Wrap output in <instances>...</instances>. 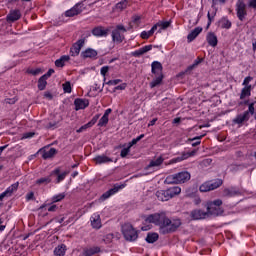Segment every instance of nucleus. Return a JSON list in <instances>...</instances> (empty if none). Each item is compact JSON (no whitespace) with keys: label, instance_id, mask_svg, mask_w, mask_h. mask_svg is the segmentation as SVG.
Listing matches in <instances>:
<instances>
[{"label":"nucleus","instance_id":"nucleus-22","mask_svg":"<svg viewBox=\"0 0 256 256\" xmlns=\"http://www.w3.org/2000/svg\"><path fill=\"white\" fill-rule=\"evenodd\" d=\"M206 41L210 47H215L219 41L217 40V35L213 32H209L206 36Z\"/></svg>","mask_w":256,"mask_h":256},{"label":"nucleus","instance_id":"nucleus-3","mask_svg":"<svg viewBox=\"0 0 256 256\" xmlns=\"http://www.w3.org/2000/svg\"><path fill=\"white\" fill-rule=\"evenodd\" d=\"M223 205V201L221 199L214 200L207 204L208 217H219V215H223V210L221 206Z\"/></svg>","mask_w":256,"mask_h":256},{"label":"nucleus","instance_id":"nucleus-63","mask_svg":"<svg viewBox=\"0 0 256 256\" xmlns=\"http://www.w3.org/2000/svg\"><path fill=\"white\" fill-rule=\"evenodd\" d=\"M249 7H252L253 9H256V0H250Z\"/></svg>","mask_w":256,"mask_h":256},{"label":"nucleus","instance_id":"nucleus-14","mask_svg":"<svg viewBox=\"0 0 256 256\" xmlns=\"http://www.w3.org/2000/svg\"><path fill=\"white\" fill-rule=\"evenodd\" d=\"M176 179L178 181V184L181 183H187L191 179V173L188 171H182L176 174Z\"/></svg>","mask_w":256,"mask_h":256},{"label":"nucleus","instance_id":"nucleus-32","mask_svg":"<svg viewBox=\"0 0 256 256\" xmlns=\"http://www.w3.org/2000/svg\"><path fill=\"white\" fill-rule=\"evenodd\" d=\"M235 195H239V190L235 188L224 189V192H223L224 197H235Z\"/></svg>","mask_w":256,"mask_h":256},{"label":"nucleus","instance_id":"nucleus-6","mask_svg":"<svg viewBox=\"0 0 256 256\" xmlns=\"http://www.w3.org/2000/svg\"><path fill=\"white\" fill-rule=\"evenodd\" d=\"M223 185V180L221 179H216L208 182H204L202 185L199 187V191L201 193H207L208 191H215V189H219Z\"/></svg>","mask_w":256,"mask_h":256},{"label":"nucleus","instance_id":"nucleus-58","mask_svg":"<svg viewBox=\"0 0 256 256\" xmlns=\"http://www.w3.org/2000/svg\"><path fill=\"white\" fill-rule=\"evenodd\" d=\"M140 37L142 39H149V37L151 36H149V33L147 31H142Z\"/></svg>","mask_w":256,"mask_h":256},{"label":"nucleus","instance_id":"nucleus-31","mask_svg":"<svg viewBox=\"0 0 256 256\" xmlns=\"http://www.w3.org/2000/svg\"><path fill=\"white\" fill-rule=\"evenodd\" d=\"M66 251H67V246H65V244H60L54 249V255L65 256Z\"/></svg>","mask_w":256,"mask_h":256},{"label":"nucleus","instance_id":"nucleus-18","mask_svg":"<svg viewBox=\"0 0 256 256\" xmlns=\"http://www.w3.org/2000/svg\"><path fill=\"white\" fill-rule=\"evenodd\" d=\"M153 49V45H146L134 52L131 53L132 57H141V55H145V53H149Z\"/></svg>","mask_w":256,"mask_h":256},{"label":"nucleus","instance_id":"nucleus-20","mask_svg":"<svg viewBox=\"0 0 256 256\" xmlns=\"http://www.w3.org/2000/svg\"><path fill=\"white\" fill-rule=\"evenodd\" d=\"M19 19H21V11L19 10H11L7 15V21L11 23H15V21H19Z\"/></svg>","mask_w":256,"mask_h":256},{"label":"nucleus","instance_id":"nucleus-23","mask_svg":"<svg viewBox=\"0 0 256 256\" xmlns=\"http://www.w3.org/2000/svg\"><path fill=\"white\" fill-rule=\"evenodd\" d=\"M151 67H152V73L154 75H163V65H161L160 62L158 61H154L152 64H151Z\"/></svg>","mask_w":256,"mask_h":256},{"label":"nucleus","instance_id":"nucleus-59","mask_svg":"<svg viewBox=\"0 0 256 256\" xmlns=\"http://www.w3.org/2000/svg\"><path fill=\"white\" fill-rule=\"evenodd\" d=\"M53 73H55V70L49 69L48 72L44 74L42 77H46V79H48V77H51Z\"/></svg>","mask_w":256,"mask_h":256},{"label":"nucleus","instance_id":"nucleus-10","mask_svg":"<svg viewBox=\"0 0 256 256\" xmlns=\"http://www.w3.org/2000/svg\"><path fill=\"white\" fill-rule=\"evenodd\" d=\"M190 217L194 221H199L201 219H207V217H209V213H207V211L205 212L201 209H196V210L191 211Z\"/></svg>","mask_w":256,"mask_h":256},{"label":"nucleus","instance_id":"nucleus-51","mask_svg":"<svg viewBox=\"0 0 256 256\" xmlns=\"http://www.w3.org/2000/svg\"><path fill=\"white\" fill-rule=\"evenodd\" d=\"M104 243H111L113 241V234H107L103 239Z\"/></svg>","mask_w":256,"mask_h":256},{"label":"nucleus","instance_id":"nucleus-34","mask_svg":"<svg viewBox=\"0 0 256 256\" xmlns=\"http://www.w3.org/2000/svg\"><path fill=\"white\" fill-rule=\"evenodd\" d=\"M164 183H166L167 185H179V182L177 181V174L167 176Z\"/></svg>","mask_w":256,"mask_h":256},{"label":"nucleus","instance_id":"nucleus-21","mask_svg":"<svg viewBox=\"0 0 256 256\" xmlns=\"http://www.w3.org/2000/svg\"><path fill=\"white\" fill-rule=\"evenodd\" d=\"M202 31H203V28H201V27H196L194 30H192L187 36L188 43L195 41V39H197V37H199V35Z\"/></svg>","mask_w":256,"mask_h":256},{"label":"nucleus","instance_id":"nucleus-57","mask_svg":"<svg viewBox=\"0 0 256 256\" xmlns=\"http://www.w3.org/2000/svg\"><path fill=\"white\" fill-rule=\"evenodd\" d=\"M157 31V26H153L149 31H146L149 37L153 36V34Z\"/></svg>","mask_w":256,"mask_h":256},{"label":"nucleus","instance_id":"nucleus-25","mask_svg":"<svg viewBox=\"0 0 256 256\" xmlns=\"http://www.w3.org/2000/svg\"><path fill=\"white\" fill-rule=\"evenodd\" d=\"M156 27V30L158 29V33H161V31L168 29V27H171V22L169 21H159L154 25Z\"/></svg>","mask_w":256,"mask_h":256},{"label":"nucleus","instance_id":"nucleus-50","mask_svg":"<svg viewBox=\"0 0 256 256\" xmlns=\"http://www.w3.org/2000/svg\"><path fill=\"white\" fill-rule=\"evenodd\" d=\"M99 117H100L99 114L95 115L92 118V120L90 122H88V125H90V127H93V125H95L97 123V121L99 120Z\"/></svg>","mask_w":256,"mask_h":256},{"label":"nucleus","instance_id":"nucleus-24","mask_svg":"<svg viewBox=\"0 0 256 256\" xmlns=\"http://www.w3.org/2000/svg\"><path fill=\"white\" fill-rule=\"evenodd\" d=\"M97 165H103V163H113V159L105 155H98L94 158Z\"/></svg>","mask_w":256,"mask_h":256},{"label":"nucleus","instance_id":"nucleus-1","mask_svg":"<svg viewBox=\"0 0 256 256\" xmlns=\"http://www.w3.org/2000/svg\"><path fill=\"white\" fill-rule=\"evenodd\" d=\"M145 221L146 223H153L154 225H157L161 235H169V233H175V231L181 227L180 219L170 220L167 217V213L163 211L149 215Z\"/></svg>","mask_w":256,"mask_h":256},{"label":"nucleus","instance_id":"nucleus-33","mask_svg":"<svg viewBox=\"0 0 256 256\" xmlns=\"http://www.w3.org/2000/svg\"><path fill=\"white\" fill-rule=\"evenodd\" d=\"M57 153V149L50 148L49 150H43L42 157L44 159H51V157H54V155Z\"/></svg>","mask_w":256,"mask_h":256},{"label":"nucleus","instance_id":"nucleus-9","mask_svg":"<svg viewBox=\"0 0 256 256\" xmlns=\"http://www.w3.org/2000/svg\"><path fill=\"white\" fill-rule=\"evenodd\" d=\"M85 45V40L80 39L73 46L70 48V55L71 57H77L81 53V49Z\"/></svg>","mask_w":256,"mask_h":256},{"label":"nucleus","instance_id":"nucleus-36","mask_svg":"<svg viewBox=\"0 0 256 256\" xmlns=\"http://www.w3.org/2000/svg\"><path fill=\"white\" fill-rule=\"evenodd\" d=\"M99 251H101V248L94 246L92 248H88V249L84 250V255L92 256V255H95V253H99Z\"/></svg>","mask_w":256,"mask_h":256},{"label":"nucleus","instance_id":"nucleus-56","mask_svg":"<svg viewBox=\"0 0 256 256\" xmlns=\"http://www.w3.org/2000/svg\"><path fill=\"white\" fill-rule=\"evenodd\" d=\"M89 127H91V126H90L89 123H87V124L83 125L82 127H80V128L77 130V133H83V131H85L86 129H89Z\"/></svg>","mask_w":256,"mask_h":256},{"label":"nucleus","instance_id":"nucleus-38","mask_svg":"<svg viewBox=\"0 0 256 256\" xmlns=\"http://www.w3.org/2000/svg\"><path fill=\"white\" fill-rule=\"evenodd\" d=\"M47 87V78L46 76H41L40 79L38 80V89L40 91H43Z\"/></svg>","mask_w":256,"mask_h":256},{"label":"nucleus","instance_id":"nucleus-2","mask_svg":"<svg viewBox=\"0 0 256 256\" xmlns=\"http://www.w3.org/2000/svg\"><path fill=\"white\" fill-rule=\"evenodd\" d=\"M255 103L256 101L249 102V100L239 102L240 106L248 105V110L244 111L241 114H238L234 118L233 123H235L236 125H243V123H247V121L251 119V115H255Z\"/></svg>","mask_w":256,"mask_h":256},{"label":"nucleus","instance_id":"nucleus-60","mask_svg":"<svg viewBox=\"0 0 256 256\" xmlns=\"http://www.w3.org/2000/svg\"><path fill=\"white\" fill-rule=\"evenodd\" d=\"M58 207L55 204H52L50 207H48V211L55 212L57 211Z\"/></svg>","mask_w":256,"mask_h":256},{"label":"nucleus","instance_id":"nucleus-11","mask_svg":"<svg viewBox=\"0 0 256 256\" xmlns=\"http://www.w3.org/2000/svg\"><path fill=\"white\" fill-rule=\"evenodd\" d=\"M83 12V3H77L70 10L65 12L66 17H75V15H79V13Z\"/></svg>","mask_w":256,"mask_h":256},{"label":"nucleus","instance_id":"nucleus-8","mask_svg":"<svg viewBox=\"0 0 256 256\" xmlns=\"http://www.w3.org/2000/svg\"><path fill=\"white\" fill-rule=\"evenodd\" d=\"M69 175V172H62L61 169L56 168L50 173V178L55 177L54 183L59 184L61 181H65V177Z\"/></svg>","mask_w":256,"mask_h":256},{"label":"nucleus","instance_id":"nucleus-44","mask_svg":"<svg viewBox=\"0 0 256 256\" xmlns=\"http://www.w3.org/2000/svg\"><path fill=\"white\" fill-rule=\"evenodd\" d=\"M127 5H129L128 0H122L121 2L116 4V9L119 11H123V9H127Z\"/></svg>","mask_w":256,"mask_h":256},{"label":"nucleus","instance_id":"nucleus-47","mask_svg":"<svg viewBox=\"0 0 256 256\" xmlns=\"http://www.w3.org/2000/svg\"><path fill=\"white\" fill-rule=\"evenodd\" d=\"M129 153H131V148H129V146H127L126 148H123L120 152V157H122V159H125V157H127L129 155Z\"/></svg>","mask_w":256,"mask_h":256},{"label":"nucleus","instance_id":"nucleus-15","mask_svg":"<svg viewBox=\"0 0 256 256\" xmlns=\"http://www.w3.org/2000/svg\"><path fill=\"white\" fill-rule=\"evenodd\" d=\"M90 222L93 229H101V215H99V213H94L90 217Z\"/></svg>","mask_w":256,"mask_h":256},{"label":"nucleus","instance_id":"nucleus-55","mask_svg":"<svg viewBox=\"0 0 256 256\" xmlns=\"http://www.w3.org/2000/svg\"><path fill=\"white\" fill-rule=\"evenodd\" d=\"M125 89H127V84H125V83L115 87L116 91H125Z\"/></svg>","mask_w":256,"mask_h":256},{"label":"nucleus","instance_id":"nucleus-4","mask_svg":"<svg viewBox=\"0 0 256 256\" xmlns=\"http://www.w3.org/2000/svg\"><path fill=\"white\" fill-rule=\"evenodd\" d=\"M122 233L126 241H137V237H139L137 230L130 223L122 225Z\"/></svg>","mask_w":256,"mask_h":256},{"label":"nucleus","instance_id":"nucleus-19","mask_svg":"<svg viewBox=\"0 0 256 256\" xmlns=\"http://www.w3.org/2000/svg\"><path fill=\"white\" fill-rule=\"evenodd\" d=\"M163 157H158L154 160H151L150 163L147 165L146 167V171H149V169H155L157 167H161V165H163Z\"/></svg>","mask_w":256,"mask_h":256},{"label":"nucleus","instance_id":"nucleus-46","mask_svg":"<svg viewBox=\"0 0 256 256\" xmlns=\"http://www.w3.org/2000/svg\"><path fill=\"white\" fill-rule=\"evenodd\" d=\"M108 123H109V117L103 115L98 122V127H105V125H107Z\"/></svg>","mask_w":256,"mask_h":256},{"label":"nucleus","instance_id":"nucleus-16","mask_svg":"<svg viewBox=\"0 0 256 256\" xmlns=\"http://www.w3.org/2000/svg\"><path fill=\"white\" fill-rule=\"evenodd\" d=\"M97 55H98L97 50L93 48H87L85 51H82L81 53V57L83 59H95Z\"/></svg>","mask_w":256,"mask_h":256},{"label":"nucleus","instance_id":"nucleus-45","mask_svg":"<svg viewBox=\"0 0 256 256\" xmlns=\"http://www.w3.org/2000/svg\"><path fill=\"white\" fill-rule=\"evenodd\" d=\"M204 135L194 137L192 139H189L188 141H195L192 143V147H197V145H201V139H203Z\"/></svg>","mask_w":256,"mask_h":256},{"label":"nucleus","instance_id":"nucleus-62","mask_svg":"<svg viewBox=\"0 0 256 256\" xmlns=\"http://www.w3.org/2000/svg\"><path fill=\"white\" fill-rule=\"evenodd\" d=\"M250 81H251V77H246L243 81V85H245L246 87H249Z\"/></svg>","mask_w":256,"mask_h":256},{"label":"nucleus","instance_id":"nucleus-41","mask_svg":"<svg viewBox=\"0 0 256 256\" xmlns=\"http://www.w3.org/2000/svg\"><path fill=\"white\" fill-rule=\"evenodd\" d=\"M203 62V58H197L196 60H194V63L190 66H188L186 71H193V69H197V67H199V65Z\"/></svg>","mask_w":256,"mask_h":256},{"label":"nucleus","instance_id":"nucleus-39","mask_svg":"<svg viewBox=\"0 0 256 256\" xmlns=\"http://www.w3.org/2000/svg\"><path fill=\"white\" fill-rule=\"evenodd\" d=\"M159 239V234L157 233H148L146 237L147 243H155Z\"/></svg>","mask_w":256,"mask_h":256},{"label":"nucleus","instance_id":"nucleus-35","mask_svg":"<svg viewBox=\"0 0 256 256\" xmlns=\"http://www.w3.org/2000/svg\"><path fill=\"white\" fill-rule=\"evenodd\" d=\"M246 97H251V85L245 86L240 94V99H245Z\"/></svg>","mask_w":256,"mask_h":256},{"label":"nucleus","instance_id":"nucleus-52","mask_svg":"<svg viewBox=\"0 0 256 256\" xmlns=\"http://www.w3.org/2000/svg\"><path fill=\"white\" fill-rule=\"evenodd\" d=\"M59 127V122H49L47 128L48 129H57Z\"/></svg>","mask_w":256,"mask_h":256},{"label":"nucleus","instance_id":"nucleus-61","mask_svg":"<svg viewBox=\"0 0 256 256\" xmlns=\"http://www.w3.org/2000/svg\"><path fill=\"white\" fill-rule=\"evenodd\" d=\"M35 197V194L33 192H30L26 195L27 201H31Z\"/></svg>","mask_w":256,"mask_h":256},{"label":"nucleus","instance_id":"nucleus-53","mask_svg":"<svg viewBox=\"0 0 256 256\" xmlns=\"http://www.w3.org/2000/svg\"><path fill=\"white\" fill-rule=\"evenodd\" d=\"M207 17H208V27H209L211 25L213 19L215 18V13L211 14V12H208Z\"/></svg>","mask_w":256,"mask_h":256},{"label":"nucleus","instance_id":"nucleus-48","mask_svg":"<svg viewBox=\"0 0 256 256\" xmlns=\"http://www.w3.org/2000/svg\"><path fill=\"white\" fill-rule=\"evenodd\" d=\"M62 87L64 93H71V82H65Z\"/></svg>","mask_w":256,"mask_h":256},{"label":"nucleus","instance_id":"nucleus-37","mask_svg":"<svg viewBox=\"0 0 256 256\" xmlns=\"http://www.w3.org/2000/svg\"><path fill=\"white\" fill-rule=\"evenodd\" d=\"M53 179H51V175L48 177L39 178L36 180V185H49Z\"/></svg>","mask_w":256,"mask_h":256},{"label":"nucleus","instance_id":"nucleus-17","mask_svg":"<svg viewBox=\"0 0 256 256\" xmlns=\"http://www.w3.org/2000/svg\"><path fill=\"white\" fill-rule=\"evenodd\" d=\"M195 153H197L196 150H193L191 152H183L181 156H178L172 159V163H181V161H185V159H189V157H193Z\"/></svg>","mask_w":256,"mask_h":256},{"label":"nucleus","instance_id":"nucleus-40","mask_svg":"<svg viewBox=\"0 0 256 256\" xmlns=\"http://www.w3.org/2000/svg\"><path fill=\"white\" fill-rule=\"evenodd\" d=\"M220 27L222 29H231V21H229L227 18H222L220 20Z\"/></svg>","mask_w":256,"mask_h":256},{"label":"nucleus","instance_id":"nucleus-28","mask_svg":"<svg viewBox=\"0 0 256 256\" xmlns=\"http://www.w3.org/2000/svg\"><path fill=\"white\" fill-rule=\"evenodd\" d=\"M92 35L94 37H107V30L103 29V27H96L92 30Z\"/></svg>","mask_w":256,"mask_h":256},{"label":"nucleus","instance_id":"nucleus-49","mask_svg":"<svg viewBox=\"0 0 256 256\" xmlns=\"http://www.w3.org/2000/svg\"><path fill=\"white\" fill-rule=\"evenodd\" d=\"M107 73H109V66H103L100 70V74L102 75V77H104V81H105V75H107Z\"/></svg>","mask_w":256,"mask_h":256},{"label":"nucleus","instance_id":"nucleus-26","mask_svg":"<svg viewBox=\"0 0 256 256\" xmlns=\"http://www.w3.org/2000/svg\"><path fill=\"white\" fill-rule=\"evenodd\" d=\"M71 57L69 55H63L55 61L57 67H65V63H69Z\"/></svg>","mask_w":256,"mask_h":256},{"label":"nucleus","instance_id":"nucleus-43","mask_svg":"<svg viewBox=\"0 0 256 256\" xmlns=\"http://www.w3.org/2000/svg\"><path fill=\"white\" fill-rule=\"evenodd\" d=\"M65 199V193L56 194L51 198L52 203H59Z\"/></svg>","mask_w":256,"mask_h":256},{"label":"nucleus","instance_id":"nucleus-64","mask_svg":"<svg viewBox=\"0 0 256 256\" xmlns=\"http://www.w3.org/2000/svg\"><path fill=\"white\" fill-rule=\"evenodd\" d=\"M133 145H137L135 138L132 139V141L128 143V147L131 149V147H133Z\"/></svg>","mask_w":256,"mask_h":256},{"label":"nucleus","instance_id":"nucleus-7","mask_svg":"<svg viewBox=\"0 0 256 256\" xmlns=\"http://www.w3.org/2000/svg\"><path fill=\"white\" fill-rule=\"evenodd\" d=\"M121 189H125V184L114 185L113 188L109 189L108 191H106L104 194L101 195L100 201H107V199H109V197H113V195H115L116 193H119V191H121Z\"/></svg>","mask_w":256,"mask_h":256},{"label":"nucleus","instance_id":"nucleus-29","mask_svg":"<svg viewBox=\"0 0 256 256\" xmlns=\"http://www.w3.org/2000/svg\"><path fill=\"white\" fill-rule=\"evenodd\" d=\"M166 191L168 193L169 199H173V197H175V195H179V193H181V187L174 186V187L167 189Z\"/></svg>","mask_w":256,"mask_h":256},{"label":"nucleus","instance_id":"nucleus-54","mask_svg":"<svg viewBox=\"0 0 256 256\" xmlns=\"http://www.w3.org/2000/svg\"><path fill=\"white\" fill-rule=\"evenodd\" d=\"M121 79H115V80H110L108 82H106V85H119V83H121Z\"/></svg>","mask_w":256,"mask_h":256},{"label":"nucleus","instance_id":"nucleus-5","mask_svg":"<svg viewBox=\"0 0 256 256\" xmlns=\"http://www.w3.org/2000/svg\"><path fill=\"white\" fill-rule=\"evenodd\" d=\"M123 33H127V28L121 24L117 25L111 33L113 43H123L125 41V34Z\"/></svg>","mask_w":256,"mask_h":256},{"label":"nucleus","instance_id":"nucleus-27","mask_svg":"<svg viewBox=\"0 0 256 256\" xmlns=\"http://www.w3.org/2000/svg\"><path fill=\"white\" fill-rule=\"evenodd\" d=\"M156 197L158 201H169L170 199L167 190H158L156 192Z\"/></svg>","mask_w":256,"mask_h":256},{"label":"nucleus","instance_id":"nucleus-13","mask_svg":"<svg viewBox=\"0 0 256 256\" xmlns=\"http://www.w3.org/2000/svg\"><path fill=\"white\" fill-rule=\"evenodd\" d=\"M75 110L80 111L81 109H87L89 107V100L83 98H77L74 100Z\"/></svg>","mask_w":256,"mask_h":256},{"label":"nucleus","instance_id":"nucleus-42","mask_svg":"<svg viewBox=\"0 0 256 256\" xmlns=\"http://www.w3.org/2000/svg\"><path fill=\"white\" fill-rule=\"evenodd\" d=\"M161 81H163V74L157 75V77L150 83V87H157V85H161Z\"/></svg>","mask_w":256,"mask_h":256},{"label":"nucleus","instance_id":"nucleus-12","mask_svg":"<svg viewBox=\"0 0 256 256\" xmlns=\"http://www.w3.org/2000/svg\"><path fill=\"white\" fill-rule=\"evenodd\" d=\"M246 7L247 6L245 5V3L241 1L237 3L236 11H237V17L240 21H243V19H245V17L247 16Z\"/></svg>","mask_w":256,"mask_h":256},{"label":"nucleus","instance_id":"nucleus-30","mask_svg":"<svg viewBox=\"0 0 256 256\" xmlns=\"http://www.w3.org/2000/svg\"><path fill=\"white\" fill-rule=\"evenodd\" d=\"M17 189H19V182H16L14 184H12L11 186H9L5 191V196L6 197H11V195H13V193H15V191H17Z\"/></svg>","mask_w":256,"mask_h":256}]
</instances>
